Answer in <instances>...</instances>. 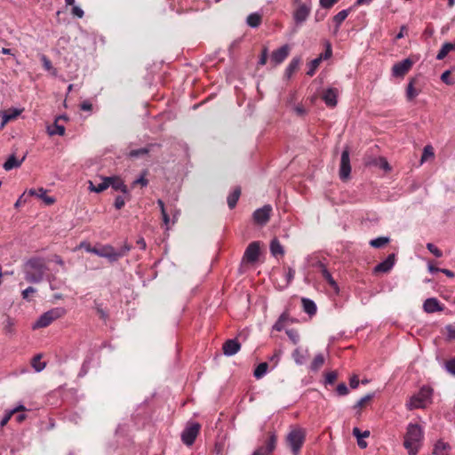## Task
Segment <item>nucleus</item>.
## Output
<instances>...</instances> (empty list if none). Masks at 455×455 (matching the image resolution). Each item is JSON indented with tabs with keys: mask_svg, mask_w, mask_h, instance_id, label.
Listing matches in <instances>:
<instances>
[{
	"mask_svg": "<svg viewBox=\"0 0 455 455\" xmlns=\"http://www.w3.org/2000/svg\"><path fill=\"white\" fill-rule=\"evenodd\" d=\"M101 182L94 185L92 181H89V190L96 193H100L108 188V182L107 177H100Z\"/></svg>",
	"mask_w": 455,
	"mask_h": 455,
	"instance_id": "393cba45",
	"label": "nucleus"
},
{
	"mask_svg": "<svg viewBox=\"0 0 455 455\" xmlns=\"http://www.w3.org/2000/svg\"><path fill=\"white\" fill-rule=\"evenodd\" d=\"M262 20V16L258 12H253L248 15L246 23L251 28H258Z\"/></svg>",
	"mask_w": 455,
	"mask_h": 455,
	"instance_id": "c85d7f7f",
	"label": "nucleus"
},
{
	"mask_svg": "<svg viewBox=\"0 0 455 455\" xmlns=\"http://www.w3.org/2000/svg\"><path fill=\"white\" fill-rule=\"evenodd\" d=\"M12 417V414H11V411H8L5 413L4 417L1 419L0 426L2 427H4L9 422V420L11 419Z\"/></svg>",
	"mask_w": 455,
	"mask_h": 455,
	"instance_id": "774afa93",
	"label": "nucleus"
},
{
	"mask_svg": "<svg viewBox=\"0 0 455 455\" xmlns=\"http://www.w3.org/2000/svg\"><path fill=\"white\" fill-rule=\"evenodd\" d=\"M65 314V309L56 307L44 313L33 324V329L44 328L50 325L54 320L60 318Z\"/></svg>",
	"mask_w": 455,
	"mask_h": 455,
	"instance_id": "39448f33",
	"label": "nucleus"
},
{
	"mask_svg": "<svg viewBox=\"0 0 455 455\" xmlns=\"http://www.w3.org/2000/svg\"><path fill=\"white\" fill-rule=\"evenodd\" d=\"M353 435L355 436L356 438H366L370 435V431L369 430H365L363 432H361V430L358 428V427H354L353 429Z\"/></svg>",
	"mask_w": 455,
	"mask_h": 455,
	"instance_id": "603ef678",
	"label": "nucleus"
},
{
	"mask_svg": "<svg viewBox=\"0 0 455 455\" xmlns=\"http://www.w3.org/2000/svg\"><path fill=\"white\" fill-rule=\"evenodd\" d=\"M25 157L26 156H24L20 160H18L14 155H11L4 164L3 167L5 171H11L12 169L18 168L23 163Z\"/></svg>",
	"mask_w": 455,
	"mask_h": 455,
	"instance_id": "412c9836",
	"label": "nucleus"
},
{
	"mask_svg": "<svg viewBox=\"0 0 455 455\" xmlns=\"http://www.w3.org/2000/svg\"><path fill=\"white\" fill-rule=\"evenodd\" d=\"M351 172V165H350V158H349V149L347 147L340 157V166H339V178L342 180H346L349 178Z\"/></svg>",
	"mask_w": 455,
	"mask_h": 455,
	"instance_id": "6e6552de",
	"label": "nucleus"
},
{
	"mask_svg": "<svg viewBox=\"0 0 455 455\" xmlns=\"http://www.w3.org/2000/svg\"><path fill=\"white\" fill-rule=\"evenodd\" d=\"M413 61L410 59L395 63L392 68V75L395 77H403L412 68Z\"/></svg>",
	"mask_w": 455,
	"mask_h": 455,
	"instance_id": "9d476101",
	"label": "nucleus"
},
{
	"mask_svg": "<svg viewBox=\"0 0 455 455\" xmlns=\"http://www.w3.org/2000/svg\"><path fill=\"white\" fill-rule=\"evenodd\" d=\"M451 71L446 70L441 76V80L446 84H452L453 82L450 79Z\"/></svg>",
	"mask_w": 455,
	"mask_h": 455,
	"instance_id": "0e129e2a",
	"label": "nucleus"
},
{
	"mask_svg": "<svg viewBox=\"0 0 455 455\" xmlns=\"http://www.w3.org/2000/svg\"><path fill=\"white\" fill-rule=\"evenodd\" d=\"M107 181L108 182V188L111 187L116 191H121L124 195L126 196L127 199L131 198V194L127 186L119 176L107 177Z\"/></svg>",
	"mask_w": 455,
	"mask_h": 455,
	"instance_id": "9b49d317",
	"label": "nucleus"
},
{
	"mask_svg": "<svg viewBox=\"0 0 455 455\" xmlns=\"http://www.w3.org/2000/svg\"><path fill=\"white\" fill-rule=\"evenodd\" d=\"M149 152L148 148H141L140 149H133L129 152V156L132 158L139 157L147 155Z\"/></svg>",
	"mask_w": 455,
	"mask_h": 455,
	"instance_id": "37998d69",
	"label": "nucleus"
},
{
	"mask_svg": "<svg viewBox=\"0 0 455 455\" xmlns=\"http://www.w3.org/2000/svg\"><path fill=\"white\" fill-rule=\"evenodd\" d=\"M395 254L391 253L387 256V258L384 261H382L375 266V267L373 269V273H375V274L387 273L392 269V267L395 265Z\"/></svg>",
	"mask_w": 455,
	"mask_h": 455,
	"instance_id": "2eb2a0df",
	"label": "nucleus"
},
{
	"mask_svg": "<svg viewBox=\"0 0 455 455\" xmlns=\"http://www.w3.org/2000/svg\"><path fill=\"white\" fill-rule=\"evenodd\" d=\"M290 47L284 44L282 47L275 50L271 54V63L275 67L281 64L289 55Z\"/></svg>",
	"mask_w": 455,
	"mask_h": 455,
	"instance_id": "4468645a",
	"label": "nucleus"
},
{
	"mask_svg": "<svg viewBox=\"0 0 455 455\" xmlns=\"http://www.w3.org/2000/svg\"><path fill=\"white\" fill-rule=\"evenodd\" d=\"M427 248L436 258H441L443 256L442 251L440 249H438L435 244L428 243H427Z\"/></svg>",
	"mask_w": 455,
	"mask_h": 455,
	"instance_id": "de8ad7c7",
	"label": "nucleus"
},
{
	"mask_svg": "<svg viewBox=\"0 0 455 455\" xmlns=\"http://www.w3.org/2000/svg\"><path fill=\"white\" fill-rule=\"evenodd\" d=\"M445 368L450 373L455 375V359L447 361L445 363Z\"/></svg>",
	"mask_w": 455,
	"mask_h": 455,
	"instance_id": "bf43d9fd",
	"label": "nucleus"
},
{
	"mask_svg": "<svg viewBox=\"0 0 455 455\" xmlns=\"http://www.w3.org/2000/svg\"><path fill=\"white\" fill-rule=\"evenodd\" d=\"M287 319H288V315L286 313H283L279 316V318L275 322V323L274 324L273 329L277 331H282L284 328V323L287 321Z\"/></svg>",
	"mask_w": 455,
	"mask_h": 455,
	"instance_id": "4c0bfd02",
	"label": "nucleus"
},
{
	"mask_svg": "<svg viewBox=\"0 0 455 455\" xmlns=\"http://www.w3.org/2000/svg\"><path fill=\"white\" fill-rule=\"evenodd\" d=\"M324 363V357L323 355L319 354L315 356L313 362L311 363L310 368L312 371H317L321 368Z\"/></svg>",
	"mask_w": 455,
	"mask_h": 455,
	"instance_id": "e433bc0d",
	"label": "nucleus"
},
{
	"mask_svg": "<svg viewBox=\"0 0 455 455\" xmlns=\"http://www.w3.org/2000/svg\"><path fill=\"white\" fill-rule=\"evenodd\" d=\"M309 357V351L307 348L298 347L292 353V358L297 364L305 363Z\"/></svg>",
	"mask_w": 455,
	"mask_h": 455,
	"instance_id": "aec40b11",
	"label": "nucleus"
},
{
	"mask_svg": "<svg viewBox=\"0 0 455 455\" xmlns=\"http://www.w3.org/2000/svg\"><path fill=\"white\" fill-rule=\"evenodd\" d=\"M349 385H350L351 388H353V389L357 388V387L359 386V379L356 375H353L350 378Z\"/></svg>",
	"mask_w": 455,
	"mask_h": 455,
	"instance_id": "338daca9",
	"label": "nucleus"
},
{
	"mask_svg": "<svg viewBox=\"0 0 455 455\" xmlns=\"http://www.w3.org/2000/svg\"><path fill=\"white\" fill-rule=\"evenodd\" d=\"M300 64V58H293L285 69V76L290 78L292 74L299 68Z\"/></svg>",
	"mask_w": 455,
	"mask_h": 455,
	"instance_id": "7c9ffc66",
	"label": "nucleus"
},
{
	"mask_svg": "<svg viewBox=\"0 0 455 455\" xmlns=\"http://www.w3.org/2000/svg\"><path fill=\"white\" fill-rule=\"evenodd\" d=\"M332 54V51H331V45L329 42L326 43V50L324 52V53L321 54L320 56L323 57V60H327L329 59Z\"/></svg>",
	"mask_w": 455,
	"mask_h": 455,
	"instance_id": "69168bd1",
	"label": "nucleus"
},
{
	"mask_svg": "<svg viewBox=\"0 0 455 455\" xmlns=\"http://www.w3.org/2000/svg\"><path fill=\"white\" fill-rule=\"evenodd\" d=\"M21 113L19 109H8L6 110L3 115V124L2 125H4L6 123L15 119L20 116Z\"/></svg>",
	"mask_w": 455,
	"mask_h": 455,
	"instance_id": "2f4dec72",
	"label": "nucleus"
},
{
	"mask_svg": "<svg viewBox=\"0 0 455 455\" xmlns=\"http://www.w3.org/2000/svg\"><path fill=\"white\" fill-rule=\"evenodd\" d=\"M303 310L309 315H314L316 313V306L315 302L309 299L302 298L301 299Z\"/></svg>",
	"mask_w": 455,
	"mask_h": 455,
	"instance_id": "cd10ccee",
	"label": "nucleus"
},
{
	"mask_svg": "<svg viewBox=\"0 0 455 455\" xmlns=\"http://www.w3.org/2000/svg\"><path fill=\"white\" fill-rule=\"evenodd\" d=\"M432 393L433 390L431 387H421L418 394L411 397L409 403H407V408L409 410L425 408L427 403L431 402Z\"/></svg>",
	"mask_w": 455,
	"mask_h": 455,
	"instance_id": "20e7f679",
	"label": "nucleus"
},
{
	"mask_svg": "<svg viewBox=\"0 0 455 455\" xmlns=\"http://www.w3.org/2000/svg\"><path fill=\"white\" fill-rule=\"evenodd\" d=\"M267 371V363H259L256 369L254 370V377L256 379H260L263 377Z\"/></svg>",
	"mask_w": 455,
	"mask_h": 455,
	"instance_id": "ea45409f",
	"label": "nucleus"
},
{
	"mask_svg": "<svg viewBox=\"0 0 455 455\" xmlns=\"http://www.w3.org/2000/svg\"><path fill=\"white\" fill-rule=\"evenodd\" d=\"M276 435L275 434L272 433L269 435V438L266 442V445L260 446L258 449H256L252 455H270L273 451L275 449L276 446Z\"/></svg>",
	"mask_w": 455,
	"mask_h": 455,
	"instance_id": "ddd939ff",
	"label": "nucleus"
},
{
	"mask_svg": "<svg viewBox=\"0 0 455 455\" xmlns=\"http://www.w3.org/2000/svg\"><path fill=\"white\" fill-rule=\"evenodd\" d=\"M339 0H319L320 5L324 9L331 8Z\"/></svg>",
	"mask_w": 455,
	"mask_h": 455,
	"instance_id": "5fc2aeb1",
	"label": "nucleus"
},
{
	"mask_svg": "<svg viewBox=\"0 0 455 455\" xmlns=\"http://www.w3.org/2000/svg\"><path fill=\"white\" fill-rule=\"evenodd\" d=\"M338 378V374L335 371H329L325 374V381L324 383L327 385V384H333L336 379Z\"/></svg>",
	"mask_w": 455,
	"mask_h": 455,
	"instance_id": "49530a36",
	"label": "nucleus"
},
{
	"mask_svg": "<svg viewBox=\"0 0 455 455\" xmlns=\"http://www.w3.org/2000/svg\"><path fill=\"white\" fill-rule=\"evenodd\" d=\"M326 281L327 283L333 288V290L335 291L336 293H339V285L338 283H336V281L333 279V277L331 276V274L330 272H328L326 275H324L323 276Z\"/></svg>",
	"mask_w": 455,
	"mask_h": 455,
	"instance_id": "79ce46f5",
	"label": "nucleus"
},
{
	"mask_svg": "<svg viewBox=\"0 0 455 455\" xmlns=\"http://www.w3.org/2000/svg\"><path fill=\"white\" fill-rule=\"evenodd\" d=\"M374 164L376 165H379L380 168L386 170V171H389L390 170V166L387 163V161L383 158V157H380L379 158L375 163Z\"/></svg>",
	"mask_w": 455,
	"mask_h": 455,
	"instance_id": "4d7b16f0",
	"label": "nucleus"
},
{
	"mask_svg": "<svg viewBox=\"0 0 455 455\" xmlns=\"http://www.w3.org/2000/svg\"><path fill=\"white\" fill-rule=\"evenodd\" d=\"M259 243L252 242L251 243L243 254V262L253 264L259 259Z\"/></svg>",
	"mask_w": 455,
	"mask_h": 455,
	"instance_id": "1a4fd4ad",
	"label": "nucleus"
},
{
	"mask_svg": "<svg viewBox=\"0 0 455 455\" xmlns=\"http://www.w3.org/2000/svg\"><path fill=\"white\" fill-rule=\"evenodd\" d=\"M125 200H128L126 198V196L124 195V196H117L115 199V203H114V206L116 209L117 210H120L122 209L124 204H125Z\"/></svg>",
	"mask_w": 455,
	"mask_h": 455,
	"instance_id": "09e8293b",
	"label": "nucleus"
},
{
	"mask_svg": "<svg viewBox=\"0 0 455 455\" xmlns=\"http://www.w3.org/2000/svg\"><path fill=\"white\" fill-rule=\"evenodd\" d=\"M48 133L50 135L58 134L60 136H63L65 134V128L62 125H59L57 122L54 123L52 126H49L47 128Z\"/></svg>",
	"mask_w": 455,
	"mask_h": 455,
	"instance_id": "c9c22d12",
	"label": "nucleus"
},
{
	"mask_svg": "<svg viewBox=\"0 0 455 455\" xmlns=\"http://www.w3.org/2000/svg\"><path fill=\"white\" fill-rule=\"evenodd\" d=\"M36 292V289L34 287H28L22 291V298L24 299L29 300V296L35 294Z\"/></svg>",
	"mask_w": 455,
	"mask_h": 455,
	"instance_id": "13d9d810",
	"label": "nucleus"
},
{
	"mask_svg": "<svg viewBox=\"0 0 455 455\" xmlns=\"http://www.w3.org/2000/svg\"><path fill=\"white\" fill-rule=\"evenodd\" d=\"M388 242H389L388 237H378V238L372 239L370 242V244L374 248H380V247L384 246L385 244H387Z\"/></svg>",
	"mask_w": 455,
	"mask_h": 455,
	"instance_id": "a19ab883",
	"label": "nucleus"
},
{
	"mask_svg": "<svg viewBox=\"0 0 455 455\" xmlns=\"http://www.w3.org/2000/svg\"><path fill=\"white\" fill-rule=\"evenodd\" d=\"M338 94H339L338 89L329 88L323 92L322 98L328 107L333 108V107H336V105L338 103V100H337Z\"/></svg>",
	"mask_w": 455,
	"mask_h": 455,
	"instance_id": "a211bd4d",
	"label": "nucleus"
},
{
	"mask_svg": "<svg viewBox=\"0 0 455 455\" xmlns=\"http://www.w3.org/2000/svg\"><path fill=\"white\" fill-rule=\"evenodd\" d=\"M46 189L43 188H38V193L36 195V197L40 198L43 200V202L46 204V205H52L55 203V198L52 197V196H49L46 195Z\"/></svg>",
	"mask_w": 455,
	"mask_h": 455,
	"instance_id": "473e14b6",
	"label": "nucleus"
},
{
	"mask_svg": "<svg viewBox=\"0 0 455 455\" xmlns=\"http://www.w3.org/2000/svg\"><path fill=\"white\" fill-rule=\"evenodd\" d=\"M157 204H158V206L160 207V210H161L163 222L165 225L166 229H168L169 228V223H170V218H169L168 213L166 212L164 203V201L162 199H158L157 200Z\"/></svg>",
	"mask_w": 455,
	"mask_h": 455,
	"instance_id": "72a5a7b5",
	"label": "nucleus"
},
{
	"mask_svg": "<svg viewBox=\"0 0 455 455\" xmlns=\"http://www.w3.org/2000/svg\"><path fill=\"white\" fill-rule=\"evenodd\" d=\"M147 172H143V173L140 175V178L135 180L132 182V187H135L136 185H140L141 187H147L148 184V180L146 178Z\"/></svg>",
	"mask_w": 455,
	"mask_h": 455,
	"instance_id": "c03bdc74",
	"label": "nucleus"
},
{
	"mask_svg": "<svg viewBox=\"0 0 455 455\" xmlns=\"http://www.w3.org/2000/svg\"><path fill=\"white\" fill-rule=\"evenodd\" d=\"M416 79H410L406 87V99L408 101H412L419 93V90L415 88Z\"/></svg>",
	"mask_w": 455,
	"mask_h": 455,
	"instance_id": "4be33fe9",
	"label": "nucleus"
},
{
	"mask_svg": "<svg viewBox=\"0 0 455 455\" xmlns=\"http://www.w3.org/2000/svg\"><path fill=\"white\" fill-rule=\"evenodd\" d=\"M372 397H373L372 394H368V395H364L356 403V404L355 405V408H363V407L366 406V404L372 399Z\"/></svg>",
	"mask_w": 455,
	"mask_h": 455,
	"instance_id": "a18cd8bd",
	"label": "nucleus"
},
{
	"mask_svg": "<svg viewBox=\"0 0 455 455\" xmlns=\"http://www.w3.org/2000/svg\"><path fill=\"white\" fill-rule=\"evenodd\" d=\"M349 13V10H342L340 11L339 12H338L332 19V21L334 22L335 24V28H334V34L336 35L339 29V26L341 25V23L346 20V18L347 17Z\"/></svg>",
	"mask_w": 455,
	"mask_h": 455,
	"instance_id": "b1692460",
	"label": "nucleus"
},
{
	"mask_svg": "<svg viewBox=\"0 0 455 455\" xmlns=\"http://www.w3.org/2000/svg\"><path fill=\"white\" fill-rule=\"evenodd\" d=\"M306 430L301 427L292 428L285 438L286 444L293 455H299L306 440Z\"/></svg>",
	"mask_w": 455,
	"mask_h": 455,
	"instance_id": "7ed1b4c3",
	"label": "nucleus"
},
{
	"mask_svg": "<svg viewBox=\"0 0 455 455\" xmlns=\"http://www.w3.org/2000/svg\"><path fill=\"white\" fill-rule=\"evenodd\" d=\"M95 255L106 258L111 262H115L117 260L116 250L109 244H106L101 246L100 248H98V250H96Z\"/></svg>",
	"mask_w": 455,
	"mask_h": 455,
	"instance_id": "dca6fc26",
	"label": "nucleus"
},
{
	"mask_svg": "<svg viewBox=\"0 0 455 455\" xmlns=\"http://www.w3.org/2000/svg\"><path fill=\"white\" fill-rule=\"evenodd\" d=\"M270 251L274 256L284 254V250L277 238H274L270 243Z\"/></svg>",
	"mask_w": 455,
	"mask_h": 455,
	"instance_id": "c756f323",
	"label": "nucleus"
},
{
	"mask_svg": "<svg viewBox=\"0 0 455 455\" xmlns=\"http://www.w3.org/2000/svg\"><path fill=\"white\" fill-rule=\"evenodd\" d=\"M272 207L269 204L264 205L262 208L257 209L253 212V220L259 225H265L270 219Z\"/></svg>",
	"mask_w": 455,
	"mask_h": 455,
	"instance_id": "f8f14e48",
	"label": "nucleus"
},
{
	"mask_svg": "<svg viewBox=\"0 0 455 455\" xmlns=\"http://www.w3.org/2000/svg\"><path fill=\"white\" fill-rule=\"evenodd\" d=\"M423 430L418 424H409L404 435L403 445L409 455H416L421 445Z\"/></svg>",
	"mask_w": 455,
	"mask_h": 455,
	"instance_id": "f257e3e1",
	"label": "nucleus"
},
{
	"mask_svg": "<svg viewBox=\"0 0 455 455\" xmlns=\"http://www.w3.org/2000/svg\"><path fill=\"white\" fill-rule=\"evenodd\" d=\"M71 12L74 16H76L79 19L83 18L84 14V11L80 7L76 6V5H73Z\"/></svg>",
	"mask_w": 455,
	"mask_h": 455,
	"instance_id": "e2e57ef3",
	"label": "nucleus"
},
{
	"mask_svg": "<svg viewBox=\"0 0 455 455\" xmlns=\"http://www.w3.org/2000/svg\"><path fill=\"white\" fill-rule=\"evenodd\" d=\"M47 267L42 259H30L26 263L25 278L30 283H39L43 280Z\"/></svg>",
	"mask_w": 455,
	"mask_h": 455,
	"instance_id": "f03ea898",
	"label": "nucleus"
},
{
	"mask_svg": "<svg viewBox=\"0 0 455 455\" xmlns=\"http://www.w3.org/2000/svg\"><path fill=\"white\" fill-rule=\"evenodd\" d=\"M445 329L447 331V339L449 340H455V328L452 325H447Z\"/></svg>",
	"mask_w": 455,
	"mask_h": 455,
	"instance_id": "052dcab7",
	"label": "nucleus"
},
{
	"mask_svg": "<svg viewBox=\"0 0 455 455\" xmlns=\"http://www.w3.org/2000/svg\"><path fill=\"white\" fill-rule=\"evenodd\" d=\"M241 196V188L235 187L233 192L228 196V204L230 209L235 207L237 201Z\"/></svg>",
	"mask_w": 455,
	"mask_h": 455,
	"instance_id": "bb28decb",
	"label": "nucleus"
},
{
	"mask_svg": "<svg viewBox=\"0 0 455 455\" xmlns=\"http://www.w3.org/2000/svg\"><path fill=\"white\" fill-rule=\"evenodd\" d=\"M294 4H296V8L293 11V20L296 26H300L303 24L307 19L308 18L311 12V4L307 3H302L299 0H295Z\"/></svg>",
	"mask_w": 455,
	"mask_h": 455,
	"instance_id": "423d86ee",
	"label": "nucleus"
},
{
	"mask_svg": "<svg viewBox=\"0 0 455 455\" xmlns=\"http://www.w3.org/2000/svg\"><path fill=\"white\" fill-rule=\"evenodd\" d=\"M322 60H323L322 56H319L318 58H315V60H313L309 64L310 67L307 72V75L312 76L315 73V70L319 67Z\"/></svg>",
	"mask_w": 455,
	"mask_h": 455,
	"instance_id": "58836bf2",
	"label": "nucleus"
},
{
	"mask_svg": "<svg viewBox=\"0 0 455 455\" xmlns=\"http://www.w3.org/2000/svg\"><path fill=\"white\" fill-rule=\"evenodd\" d=\"M286 334L291 339L293 344H297L299 342V336L296 331L288 330L286 331Z\"/></svg>",
	"mask_w": 455,
	"mask_h": 455,
	"instance_id": "6e6d98bb",
	"label": "nucleus"
},
{
	"mask_svg": "<svg viewBox=\"0 0 455 455\" xmlns=\"http://www.w3.org/2000/svg\"><path fill=\"white\" fill-rule=\"evenodd\" d=\"M201 429V425L197 422H188L181 433V441L187 446H191Z\"/></svg>",
	"mask_w": 455,
	"mask_h": 455,
	"instance_id": "0eeeda50",
	"label": "nucleus"
},
{
	"mask_svg": "<svg viewBox=\"0 0 455 455\" xmlns=\"http://www.w3.org/2000/svg\"><path fill=\"white\" fill-rule=\"evenodd\" d=\"M423 309L428 314L443 311V307L435 298L427 299L423 304Z\"/></svg>",
	"mask_w": 455,
	"mask_h": 455,
	"instance_id": "6ab92c4d",
	"label": "nucleus"
},
{
	"mask_svg": "<svg viewBox=\"0 0 455 455\" xmlns=\"http://www.w3.org/2000/svg\"><path fill=\"white\" fill-rule=\"evenodd\" d=\"M3 330L5 335L12 337L15 334V321L7 316L4 323Z\"/></svg>",
	"mask_w": 455,
	"mask_h": 455,
	"instance_id": "a878e982",
	"label": "nucleus"
},
{
	"mask_svg": "<svg viewBox=\"0 0 455 455\" xmlns=\"http://www.w3.org/2000/svg\"><path fill=\"white\" fill-rule=\"evenodd\" d=\"M241 348V344L236 339H228L222 347L223 354L227 356L235 355Z\"/></svg>",
	"mask_w": 455,
	"mask_h": 455,
	"instance_id": "f3484780",
	"label": "nucleus"
},
{
	"mask_svg": "<svg viewBox=\"0 0 455 455\" xmlns=\"http://www.w3.org/2000/svg\"><path fill=\"white\" fill-rule=\"evenodd\" d=\"M41 358L42 355L39 354L34 356V358L32 359V367L37 372L43 371L46 366V363L44 362H41Z\"/></svg>",
	"mask_w": 455,
	"mask_h": 455,
	"instance_id": "f704fd0d",
	"label": "nucleus"
},
{
	"mask_svg": "<svg viewBox=\"0 0 455 455\" xmlns=\"http://www.w3.org/2000/svg\"><path fill=\"white\" fill-rule=\"evenodd\" d=\"M434 156V149L431 146L427 145L424 148L423 154L421 156V162L425 161L427 157Z\"/></svg>",
	"mask_w": 455,
	"mask_h": 455,
	"instance_id": "8fccbe9b",
	"label": "nucleus"
},
{
	"mask_svg": "<svg viewBox=\"0 0 455 455\" xmlns=\"http://www.w3.org/2000/svg\"><path fill=\"white\" fill-rule=\"evenodd\" d=\"M451 446L448 443H444L440 440L435 444L434 454L435 455H449Z\"/></svg>",
	"mask_w": 455,
	"mask_h": 455,
	"instance_id": "5701e85b",
	"label": "nucleus"
},
{
	"mask_svg": "<svg viewBox=\"0 0 455 455\" xmlns=\"http://www.w3.org/2000/svg\"><path fill=\"white\" fill-rule=\"evenodd\" d=\"M337 393L339 395H346L348 394V388L346 386L345 383H340L338 385L337 387Z\"/></svg>",
	"mask_w": 455,
	"mask_h": 455,
	"instance_id": "680f3d73",
	"label": "nucleus"
},
{
	"mask_svg": "<svg viewBox=\"0 0 455 455\" xmlns=\"http://www.w3.org/2000/svg\"><path fill=\"white\" fill-rule=\"evenodd\" d=\"M267 55H268V49H267V47L264 46L262 49L259 62H258L259 66H264L267 63Z\"/></svg>",
	"mask_w": 455,
	"mask_h": 455,
	"instance_id": "3c124183",
	"label": "nucleus"
},
{
	"mask_svg": "<svg viewBox=\"0 0 455 455\" xmlns=\"http://www.w3.org/2000/svg\"><path fill=\"white\" fill-rule=\"evenodd\" d=\"M130 250H131V246L128 245L127 243H124L121 249L116 251L117 259L125 256L130 251Z\"/></svg>",
	"mask_w": 455,
	"mask_h": 455,
	"instance_id": "864d4df0",
	"label": "nucleus"
}]
</instances>
